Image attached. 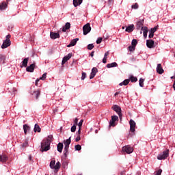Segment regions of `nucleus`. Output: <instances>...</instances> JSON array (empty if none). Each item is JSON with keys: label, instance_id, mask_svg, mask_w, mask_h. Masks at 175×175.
I'll list each match as a JSON object with an SVG mask.
<instances>
[{"label": "nucleus", "instance_id": "39448f33", "mask_svg": "<svg viewBox=\"0 0 175 175\" xmlns=\"http://www.w3.org/2000/svg\"><path fill=\"white\" fill-rule=\"evenodd\" d=\"M122 152L126 154H132L133 152V148L130 146H126L122 148Z\"/></svg>", "mask_w": 175, "mask_h": 175}, {"label": "nucleus", "instance_id": "6ab92c4d", "mask_svg": "<svg viewBox=\"0 0 175 175\" xmlns=\"http://www.w3.org/2000/svg\"><path fill=\"white\" fill-rule=\"evenodd\" d=\"M83 3V0H73V5L75 8H77V6L81 5Z\"/></svg>", "mask_w": 175, "mask_h": 175}, {"label": "nucleus", "instance_id": "2eb2a0df", "mask_svg": "<svg viewBox=\"0 0 175 175\" xmlns=\"http://www.w3.org/2000/svg\"><path fill=\"white\" fill-rule=\"evenodd\" d=\"M146 46L148 49H152L154 47V40H146Z\"/></svg>", "mask_w": 175, "mask_h": 175}, {"label": "nucleus", "instance_id": "f704fd0d", "mask_svg": "<svg viewBox=\"0 0 175 175\" xmlns=\"http://www.w3.org/2000/svg\"><path fill=\"white\" fill-rule=\"evenodd\" d=\"M75 151H80L81 150V145H75Z\"/></svg>", "mask_w": 175, "mask_h": 175}, {"label": "nucleus", "instance_id": "ddd939ff", "mask_svg": "<svg viewBox=\"0 0 175 175\" xmlns=\"http://www.w3.org/2000/svg\"><path fill=\"white\" fill-rule=\"evenodd\" d=\"M144 24V20L138 21L136 25L137 29H142V28H144V27H143Z\"/></svg>", "mask_w": 175, "mask_h": 175}, {"label": "nucleus", "instance_id": "72a5a7b5", "mask_svg": "<svg viewBox=\"0 0 175 175\" xmlns=\"http://www.w3.org/2000/svg\"><path fill=\"white\" fill-rule=\"evenodd\" d=\"M130 80L131 83H136V81H137V78L136 77L131 76L130 77Z\"/></svg>", "mask_w": 175, "mask_h": 175}, {"label": "nucleus", "instance_id": "4d7b16f0", "mask_svg": "<svg viewBox=\"0 0 175 175\" xmlns=\"http://www.w3.org/2000/svg\"><path fill=\"white\" fill-rule=\"evenodd\" d=\"M10 38H11L10 34H8V35L6 36V40H10Z\"/></svg>", "mask_w": 175, "mask_h": 175}, {"label": "nucleus", "instance_id": "393cba45", "mask_svg": "<svg viewBox=\"0 0 175 175\" xmlns=\"http://www.w3.org/2000/svg\"><path fill=\"white\" fill-rule=\"evenodd\" d=\"M6 61V57L3 55L0 54V65H2V64H4Z\"/></svg>", "mask_w": 175, "mask_h": 175}, {"label": "nucleus", "instance_id": "a19ab883", "mask_svg": "<svg viewBox=\"0 0 175 175\" xmlns=\"http://www.w3.org/2000/svg\"><path fill=\"white\" fill-rule=\"evenodd\" d=\"M102 40H103V38H98L96 42L97 44H100L102 43Z\"/></svg>", "mask_w": 175, "mask_h": 175}, {"label": "nucleus", "instance_id": "5701e85b", "mask_svg": "<svg viewBox=\"0 0 175 175\" xmlns=\"http://www.w3.org/2000/svg\"><path fill=\"white\" fill-rule=\"evenodd\" d=\"M32 95L36 97V99H38L39 96H40V90H38L37 91L33 92Z\"/></svg>", "mask_w": 175, "mask_h": 175}, {"label": "nucleus", "instance_id": "774afa93", "mask_svg": "<svg viewBox=\"0 0 175 175\" xmlns=\"http://www.w3.org/2000/svg\"><path fill=\"white\" fill-rule=\"evenodd\" d=\"M171 79H175V75L173 77H171Z\"/></svg>", "mask_w": 175, "mask_h": 175}, {"label": "nucleus", "instance_id": "13d9d810", "mask_svg": "<svg viewBox=\"0 0 175 175\" xmlns=\"http://www.w3.org/2000/svg\"><path fill=\"white\" fill-rule=\"evenodd\" d=\"M80 133H81V128H79V131H78V135L80 136Z\"/></svg>", "mask_w": 175, "mask_h": 175}, {"label": "nucleus", "instance_id": "de8ad7c7", "mask_svg": "<svg viewBox=\"0 0 175 175\" xmlns=\"http://www.w3.org/2000/svg\"><path fill=\"white\" fill-rule=\"evenodd\" d=\"M79 122V119L77 118H76L74 120V125L77 126Z\"/></svg>", "mask_w": 175, "mask_h": 175}, {"label": "nucleus", "instance_id": "a18cd8bd", "mask_svg": "<svg viewBox=\"0 0 175 175\" xmlns=\"http://www.w3.org/2000/svg\"><path fill=\"white\" fill-rule=\"evenodd\" d=\"M85 77H87V74L85 72H82L81 80H84Z\"/></svg>", "mask_w": 175, "mask_h": 175}, {"label": "nucleus", "instance_id": "052dcab7", "mask_svg": "<svg viewBox=\"0 0 175 175\" xmlns=\"http://www.w3.org/2000/svg\"><path fill=\"white\" fill-rule=\"evenodd\" d=\"M148 33H144V38L146 39L147 38Z\"/></svg>", "mask_w": 175, "mask_h": 175}, {"label": "nucleus", "instance_id": "4c0bfd02", "mask_svg": "<svg viewBox=\"0 0 175 175\" xmlns=\"http://www.w3.org/2000/svg\"><path fill=\"white\" fill-rule=\"evenodd\" d=\"M47 77V72H44L42 76L40 78V80H45Z\"/></svg>", "mask_w": 175, "mask_h": 175}, {"label": "nucleus", "instance_id": "4468645a", "mask_svg": "<svg viewBox=\"0 0 175 175\" xmlns=\"http://www.w3.org/2000/svg\"><path fill=\"white\" fill-rule=\"evenodd\" d=\"M157 73H159V75H162V73L165 72V70H163V68H162V64H157Z\"/></svg>", "mask_w": 175, "mask_h": 175}, {"label": "nucleus", "instance_id": "bb28decb", "mask_svg": "<svg viewBox=\"0 0 175 175\" xmlns=\"http://www.w3.org/2000/svg\"><path fill=\"white\" fill-rule=\"evenodd\" d=\"M29 129H30L29 126H28L27 124H24L23 125V131H24L25 135H27V132L28 131H29Z\"/></svg>", "mask_w": 175, "mask_h": 175}, {"label": "nucleus", "instance_id": "473e14b6", "mask_svg": "<svg viewBox=\"0 0 175 175\" xmlns=\"http://www.w3.org/2000/svg\"><path fill=\"white\" fill-rule=\"evenodd\" d=\"M61 167V163L59 161H57L55 165V170H58Z\"/></svg>", "mask_w": 175, "mask_h": 175}, {"label": "nucleus", "instance_id": "2f4dec72", "mask_svg": "<svg viewBox=\"0 0 175 175\" xmlns=\"http://www.w3.org/2000/svg\"><path fill=\"white\" fill-rule=\"evenodd\" d=\"M72 137H70L69 139H66V141H64V145H70V143H72L71 139Z\"/></svg>", "mask_w": 175, "mask_h": 175}, {"label": "nucleus", "instance_id": "412c9836", "mask_svg": "<svg viewBox=\"0 0 175 175\" xmlns=\"http://www.w3.org/2000/svg\"><path fill=\"white\" fill-rule=\"evenodd\" d=\"M41 131H42V129H40V126H39V124H36L34 126L33 132L35 133L38 132V133H40Z\"/></svg>", "mask_w": 175, "mask_h": 175}, {"label": "nucleus", "instance_id": "f8f14e48", "mask_svg": "<svg viewBox=\"0 0 175 175\" xmlns=\"http://www.w3.org/2000/svg\"><path fill=\"white\" fill-rule=\"evenodd\" d=\"M35 66H36V65L34 64H31L30 66H27L26 68V70L27 72H30L31 73L33 72V70H35Z\"/></svg>", "mask_w": 175, "mask_h": 175}, {"label": "nucleus", "instance_id": "b1692460", "mask_svg": "<svg viewBox=\"0 0 175 175\" xmlns=\"http://www.w3.org/2000/svg\"><path fill=\"white\" fill-rule=\"evenodd\" d=\"M64 149V144L61 142H59L58 144H57V151L59 152H62V150Z\"/></svg>", "mask_w": 175, "mask_h": 175}, {"label": "nucleus", "instance_id": "0e129e2a", "mask_svg": "<svg viewBox=\"0 0 175 175\" xmlns=\"http://www.w3.org/2000/svg\"><path fill=\"white\" fill-rule=\"evenodd\" d=\"M29 161H32V156L30 155V156L29 157Z\"/></svg>", "mask_w": 175, "mask_h": 175}, {"label": "nucleus", "instance_id": "5fc2aeb1", "mask_svg": "<svg viewBox=\"0 0 175 175\" xmlns=\"http://www.w3.org/2000/svg\"><path fill=\"white\" fill-rule=\"evenodd\" d=\"M107 62V58L103 57V64H106Z\"/></svg>", "mask_w": 175, "mask_h": 175}, {"label": "nucleus", "instance_id": "338daca9", "mask_svg": "<svg viewBox=\"0 0 175 175\" xmlns=\"http://www.w3.org/2000/svg\"><path fill=\"white\" fill-rule=\"evenodd\" d=\"M173 88H174V91H175V81H174Z\"/></svg>", "mask_w": 175, "mask_h": 175}, {"label": "nucleus", "instance_id": "bf43d9fd", "mask_svg": "<svg viewBox=\"0 0 175 175\" xmlns=\"http://www.w3.org/2000/svg\"><path fill=\"white\" fill-rule=\"evenodd\" d=\"M39 81H40V79H37L36 80V86H38V83H39Z\"/></svg>", "mask_w": 175, "mask_h": 175}, {"label": "nucleus", "instance_id": "09e8293b", "mask_svg": "<svg viewBox=\"0 0 175 175\" xmlns=\"http://www.w3.org/2000/svg\"><path fill=\"white\" fill-rule=\"evenodd\" d=\"M76 125H73L72 127H71V132H76Z\"/></svg>", "mask_w": 175, "mask_h": 175}, {"label": "nucleus", "instance_id": "e433bc0d", "mask_svg": "<svg viewBox=\"0 0 175 175\" xmlns=\"http://www.w3.org/2000/svg\"><path fill=\"white\" fill-rule=\"evenodd\" d=\"M157 29H158V26H155L154 27H153L150 29V32L155 33V32H157Z\"/></svg>", "mask_w": 175, "mask_h": 175}, {"label": "nucleus", "instance_id": "680f3d73", "mask_svg": "<svg viewBox=\"0 0 175 175\" xmlns=\"http://www.w3.org/2000/svg\"><path fill=\"white\" fill-rule=\"evenodd\" d=\"M120 175H125V171H122L120 172Z\"/></svg>", "mask_w": 175, "mask_h": 175}, {"label": "nucleus", "instance_id": "a878e982", "mask_svg": "<svg viewBox=\"0 0 175 175\" xmlns=\"http://www.w3.org/2000/svg\"><path fill=\"white\" fill-rule=\"evenodd\" d=\"M64 157H68V151L69 150V145H64Z\"/></svg>", "mask_w": 175, "mask_h": 175}, {"label": "nucleus", "instance_id": "4be33fe9", "mask_svg": "<svg viewBox=\"0 0 175 175\" xmlns=\"http://www.w3.org/2000/svg\"><path fill=\"white\" fill-rule=\"evenodd\" d=\"M117 66H118V64L116 62H113V63L107 64V68H117Z\"/></svg>", "mask_w": 175, "mask_h": 175}, {"label": "nucleus", "instance_id": "20e7f679", "mask_svg": "<svg viewBox=\"0 0 175 175\" xmlns=\"http://www.w3.org/2000/svg\"><path fill=\"white\" fill-rule=\"evenodd\" d=\"M83 35H88L91 32V26L90 23H87L83 27Z\"/></svg>", "mask_w": 175, "mask_h": 175}, {"label": "nucleus", "instance_id": "f03ea898", "mask_svg": "<svg viewBox=\"0 0 175 175\" xmlns=\"http://www.w3.org/2000/svg\"><path fill=\"white\" fill-rule=\"evenodd\" d=\"M169 157V149H167L165 151L163 152V153L159 154L157 156V159L159 161H162L163 159H166Z\"/></svg>", "mask_w": 175, "mask_h": 175}, {"label": "nucleus", "instance_id": "37998d69", "mask_svg": "<svg viewBox=\"0 0 175 175\" xmlns=\"http://www.w3.org/2000/svg\"><path fill=\"white\" fill-rule=\"evenodd\" d=\"M132 9H139V4L137 3H135L134 5L131 6Z\"/></svg>", "mask_w": 175, "mask_h": 175}, {"label": "nucleus", "instance_id": "cd10ccee", "mask_svg": "<svg viewBox=\"0 0 175 175\" xmlns=\"http://www.w3.org/2000/svg\"><path fill=\"white\" fill-rule=\"evenodd\" d=\"M7 6H8V4H6V3L5 2L0 3V10H5Z\"/></svg>", "mask_w": 175, "mask_h": 175}, {"label": "nucleus", "instance_id": "6e6552de", "mask_svg": "<svg viewBox=\"0 0 175 175\" xmlns=\"http://www.w3.org/2000/svg\"><path fill=\"white\" fill-rule=\"evenodd\" d=\"M8 159H9V157L5 154H0V162L2 163H6L8 162Z\"/></svg>", "mask_w": 175, "mask_h": 175}, {"label": "nucleus", "instance_id": "49530a36", "mask_svg": "<svg viewBox=\"0 0 175 175\" xmlns=\"http://www.w3.org/2000/svg\"><path fill=\"white\" fill-rule=\"evenodd\" d=\"M83 122H84V120H81V121L79 122L78 126L79 128H81V126H83Z\"/></svg>", "mask_w": 175, "mask_h": 175}, {"label": "nucleus", "instance_id": "f3484780", "mask_svg": "<svg viewBox=\"0 0 175 175\" xmlns=\"http://www.w3.org/2000/svg\"><path fill=\"white\" fill-rule=\"evenodd\" d=\"M79 40V38L73 39L68 45H67V47H72L73 46H76V44L77 43V41Z\"/></svg>", "mask_w": 175, "mask_h": 175}, {"label": "nucleus", "instance_id": "c9c22d12", "mask_svg": "<svg viewBox=\"0 0 175 175\" xmlns=\"http://www.w3.org/2000/svg\"><path fill=\"white\" fill-rule=\"evenodd\" d=\"M132 46H134V47H136V45L137 44V40L133 39L131 42Z\"/></svg>", "mask_w": 175, "mask_h": 175}, {"label": "nucleus", "instance_id": "c03bdc74", "mask_svg": "<svg viewBox=\"0 0 175 175\" xmlns=\"http://www.w3.org/2000/svg\"><path fill=\"white\" fill-rule=\"evenodd\" d=\"M94 49V44H90L88 45V50H92Z\"/></svg>", "mask_w": 175, "mask_h": 175}, {"label": "nucleus", "instance_id": "ea45409f", "mask_svg": "<svg viewBox=\"0 0 175 175\" xmlns=\"http://www.w3.org/2000/svg\"><path fill=\"white\" fill-rule=\"evenodd\" d=\"M135 49H136V46H134L133 45L129 46V51H135Z\"/></svg>", "mask_w": 175, "mask_h": 175}, {"label": "nucleus", "instance_id": "7ed1b4c3", "mask_svg": "<svg viewBox=\"0 0 175 175\" xmlns=\"http://www.w3.org/2000/svg\"><path fill=\"white\" fill-rule=\"evenodd\" d=\"M111 109L112 110L116 111L117 114H118L120 120H121L122 118V113H121V107L115 105L111 107Z\"/></svg>", "mask_w": 175, "mask_h": 175}, {"label": "nucleus", "instance_id": "603ef678", "mask_svg": "<svg viewBox=\"0 0 175 175\" xmlns=\"http://www.w3.org/2000/svg\"><path fill=\"white\" fill-rule=\"evenodd\" d=\"M96 75L91 72L90 75V79H94Z\"/></svg>", "mask_w": 175, "mask_h": 175}, {"label": "nucleus", "instance_id": "0eeeda50", "mask_svg": "<svg viewBox=\"0 0 175 175\" xmlns=\"http://www.w3.org/2000/svg\"><path fill=\"white\" fill-rule=\"evenodd\" d=\"M129 124H130V131L132 133L135 132V128H136V122H135V121L131 119L129 121Z\"/></svg>", "mask_w": 175, "mask_h": 175}, {"label": "nucleus", "instance_id": "864d4df0", "mask_svg": "<svg viewBox=\"0 0 175 175\" xmlns=\"http://www.w3.org/2000/svg\"><path fill=\"white\" fill-rule=\"evenodd\" d=\"M81 137H80V135H77V137L75 139V142H80Z\"/></svg>", "mask_w": 175, "mask_h": 175}, {"label": "nucleus", "instance_id": "a211bd4d", "mask_svg": "<svg viewBox=\"0 0 175 175\" xmlns=\"http://www.w3.org/2000/svg\"><path fill=\"white\" fill-rule=\"evenodd\" d=\"M70 29V23L67 22L65 25V26L63 27L62 29V31L63 32H66V31H68V29Z\"/></svg>", "mask_w": 175, "mask_h": 175}, {"label": "nucleus", "instance_id": "9b49d317", "mask_svg": "<svg viewBox=\"0 0 175 175\" xmlns=\"http://www.w3.org/2000/svg\"><path fill=\"white\" fill-rule=\"evenodd\" d=\"M10 44H12V42L10 40H5L1 45V49H8Z\"/></svg>", "mask_w": 175, "mask_h": 175}, {"label": "nucleus", "instance_id": "8fccbe9b", "mask_svg": "<svg viewBox=\"0 0 175 175\" xmlns=\"http://www.w3.org/2000/svg\"><path fill=\"white\" fill-rule=\"evenodd\" d=\"M149 39H152L154 38V33L150 31V34L148 36Z\"/></svg>", "mask_w": 175, "mask_h": 175}, {"label": "nucleus", "instance_id": "e2e57ef3", "mask_svg": "<svg viewBox=\"0 0 175 175\" xmlns=\"http://www.w3.org/2000/svg\"><path fill=\"white\" fill-rule=\"evenodd\" d=\"M119 94H120V92H116L115 93V96H117V95H119Z\"/></svg>", "mask_w": 175, "mask_h": 175}, {"label": "nucleus", "instance_id": "f257e3e1", "mask_svg": "<svg viewBox=\"0 0 175 175\" xmlns=\"http://www.w3.org/2000/svg\"><path fill=\"white\" fill-rule=\"evenodd\" d=\"M51 140H53V135H50L48 136L46 139H44L41 142V149L42 152L44 151H49L50 150V144H51Z\"/></svg>", "mask_w": 175, "mask_h": 175}, {"label": "nucleus", "instance_id": "423d86ee", "mask_svg": "<svg viewBox=\"0 0 175 175\" xmlns=\"http://www.w3.org/2000/svg\"><path fill=\"white\" fill-rule=\"evenodd\" d=\"M118 120V116H111V120L109 121V126H114L116 125V122Z\"/></svg>", "mask_w": 175, "mask_h": 175}, {"label": "nucleus", "instance_id": "aec40b11", "mask_svg": "<svg viewBox=\"0 0 175 175\" xmlns=\"http://www.w3.org/2000/svg\"><path fill=\"white\" fill-rule=\"evenodd\" d=\"M133 29H135V25H130L126 28V32H132L133 31Z\"/></svg>", "mask_w": 175, "mask_h": 175}, {"label": "nucleus", "instance_id": "69168bd1", "mask_svg": "<svg viewBox=\"0 0 175 175\" xmlns=\"http://www.w3.org/2000/svg\"><path fill=\"white\" fill-rule=\"evenodd\" d=\"M94 51H92V52L90 53L91 57H94Z\"/></svg>", "mask_w": 175, "mask_h": 175}, {"label": "nucleus", "instance_id": "c756f323", "mask_svg": "<svg viewBox=\"0 0 175 175\" xmlns=\"http://www.w3.org/2000/svg\"><path fill=\"white\" fill-rule=\"evenodd\" d=\"M51 169H55V160H52L49 165Z\"/></svg>", "mask_w": 175, "mask_h": 175}, {"label": "nucleus", "instance_id": "dca6fc26", "mask_svg": "<svg viewBox=\"0 0 175 175\" xmlns=\"http://www.w3.org/2000/svg\"><path fill=\"white\" fill-rule=\"evenodd\" d=\"M29 60V57L25 58L23 61L22 62V66H21V68H27L28 66V61Z\"/></svg>", "mask_w": 175, "mask_h": 175}, {"label": "nucleus", "instance_id": "1a4fd4ad", "mask_svg": "<svg viewBox=\"0 0 175 175\" xmlns=\"http://www.w3.org/2000/svg\"><path fill=\"white\" fill-rule=\"evenodd\" d=\"M71 58L72 53H68V55L64 56L62 62V65H65V63L68 62V61H69Z\"/></svg>", "mask_w": 175, "mask_h": 175}, {"label": "nucleus", "instance_id": "79ce46f5", "mask_svg": "<svg viewBox=\"0 0 175 175\" xmlns=\"http://www.w3.org/2000/svg\"><path fill=\"white\" fill-rule=\"evenodd\" d=\"M142 31H143L144 33H148V28L147 27H142Z\"/></svg>", "mask_w": 175, "mask_h": 175}, {"label": "nucleus", "instance_id": "9d476101", "mask_svg": "<svg viewBox=\"0 0 175 175\" xmlns=\"http://www.w3.org/2000/svg\"><path fill=\"white\" fill-rule=\"evenodd\" d=\"M50 38L51 39H53V40L59 39L60 36H59V33H58L51 31Z\"/></svg>", "mask_w": 175, "mask_h": 175}, {"label": "nucleus", "instance_id": "c85d7f7f", "mask_svg": "<svg viewBox=\"0 0 175 175\" xmlns=\"http://www.w3.org/2000/svg\"><path fill=\"white\" fill-rule=\"evenodd\" d=\"M131 79H125L123 82L120 83L119 85H128Z\"/></svg>", "mask_w": 175, "mask_h": 175}, {"label": "nucleus", "instance_id": "3c124183", "mask_svg": "<svg viewBox=\"0 0 175 175\" xmlns=\"http://www.w3.org/2000/svg\"><path fill=\"white\" fill-rule=\"evenodd\" d=\"M162 174V170L160 169L156 172V175H161Z\"/></svg>", "mask_w": 175, "mask_h": 175}, {"label": "nucleus", "instance_id": "7c9ffc66", "mask_svg": "<svg viewBox=\"0 0 175 175\" xmlns=\"http://www.w3.org/2000/svg\"><path fill=\"white\" fill-rule=\"evenodd\" d=\"M139 83V87H144V79L140 78Z\"/></svg>", "mask_w": 175, "mask_h": 175}, {"label": "nucleus", "instance_id": "6e6d98bb", "mask_svg": "<svg viewBox=\"0 0 175 175\" xmlns=\"http://www.w3.org/2000/svg\"><path fill=\"white\" fill-rule=\"evenodd\" d=\"M109 51H107L105 55H104V58H107V55H109Z\"/></svg>", "mask_w": 175, "mask_h": 175}, {"label": "nucleus", "instance_id": "58836bf2", "mask_svg": "<svg viewBox=\"0 0 175 175\" xmlns=\"http://www.w3.org/2000/svg\"><path fill=\"white\" fill-rule=\"evenodd\" d=\"M92 73H93L94 75H96V73H98V68L94 67L92 69Z\"/></svg>", "mask_w": 175, "mask_h": 175}]
</instances>
